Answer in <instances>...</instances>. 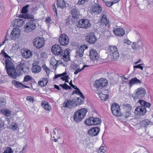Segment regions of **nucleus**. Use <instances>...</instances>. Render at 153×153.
Returning a JSON list of instances; mask_svg holds the SVG:
<instances>
[{"label":"nucleus","mask_w":153,"mask_h":153,"mask_svg":"<svg viewBox=\"0 0 153 153\" xmlns=\"http://www.w3.org/2000/svg\"><path fill=\"white\" fill-rule=\"evenodd\" d=\"M29 6V5H27L24 6L22 10L21 13H27L28 11L27 10V8Z\"/></svg>","instance_id":"de8ad7c7"},{"label":"nucleus","mask_w":153,"mask_h":153,"mask_svg":"<svg viewBox=\"0 0 153 153\" xmlns=\"http://www.w3.org/2000/svg\"><path fill=\"white\" fill-rule=\"evenodd\" d=\"M42 68L45 70L47 75H48L49 73L50 70L49 68L45 65H43Z\"/></svg>","instance_id":"4d7b16f0"},{"label":"nucleus","mask_w":153,"mask_h":153,"mask_svg":"<svg viewBox=\"0 0 153 153\" xmlns=\"http://www.w3.org/2000/svg\"><path fill=\"white\" fill-rule=\"evenodd\" d=\"M12 84L16 88L20 89L25 88H30V87L29 86L26 85L22 83L17 81L15 80H13L12 81Z\"/></svg>","instance_id":"dca6fc26"},{"label":"nucleus","mask_w":153,"mask_h":153,"mask_svg":"<svg viewBox=\"0 0 153 153\" xmlns=\"http://www.w3.org/2000/svg\"><path fill=\"white\" fill-rule=\"evenodd\" d=\"M13 151L10 147H7L3 153H13Z\"/></svg>","instance_id":"603ef678"},{"label":"nucleus","mask_w":153,"mask_h":153,"mask_svg":"<svg viewBox=\"0 0 153 153\" xmlns=\"http://www.w3.org/2000/svg\"><path fill=\"white\" fill-rule=\"evenodd\" d=\"M106 5L108 7H110L113 5L112 1H106L105 2Z\"/></svg>","instance_id":"052dcab7"},{"label":"nucleus","mask_w":153,"mask_h":153,"mask_svg":"<svg viewBox=\"0 0 153 153\" xmlns=\"http://www.w3.org/2000/svg\"><path fill=\"white\" fill-rule=\"evenodd\" d=\"M74 94L78 95L82 98L83 100H84L85 98L84 96H83L82 93L80 91V90L78 88H76L75 90H74L73 91L72 93V94L73 95Z\"/></svg>","instance_id":"f704fd0d"},{"label":"nucleus","mask_w":153,"mask_h":153,"mask_svg":"<svg viewBox=\"0 0 153 153\" xmlns=\"http://www.w3.org/2000/svg\"><path fill=\"white\" fill-rule=\"evenodd\" d=\"M26 99L28 101L31 102H33L34 100V97L31 96L27 97Z\"/></svg>","instance_id":"864d4df0"},{"label":"nucleus","mask_w":153,"mask_h":153,"mask_svg":"<svg viewBox=\"0 0 153 153\" xmlns=\"http://www.w3.org/2000/svg\"><path fill=\"white\" fill-rule=\"evenodd\" d=\"M111 59L113 60H117L119 57V54L118 51L115 52L110 55Z\"/></svg>","instance_id":"58836bf2"},{"label":"nucleus","mask_w":153,"mask_h":153,"mask_svg":"<svg viewBox=\"0 0 153 153\" xmlns=\"http://www.w3.org/2000/svg\"><path fill=\"white\" fill-rule=\"evenodd\" d=\"M107 80L105 79L101 78L99 80H96L94 82V85L96 88V89H101L107 85Z\"/></svg>","instance_id":"0eeeda50"},{"label":"nucleus","mask_w":153,"mask_h":153,"mask_svg":"<svg viewBox=\"0 0 153 153\" xmlns=\"http://www.w3.org/2000/svg\"><path fill=\"white\" fill-rule=\"evenodd\" d=\"M6 100L5 98L3 97L0 98V106L2 107H5L6 106Z\"/></svg>","instance_id":"79ce46f5"},{"label":"nucleus","mask_w":153,"mask_h":153,"mask_svg":"<svg viewBox=\"0 0 153 153\" xmlns=\"http://www.w3.org/2000/svg\"><path fill=\"white\" fill-rule=\"evenodd\" d=\"M140 81L137 79L136 77H134L131 79L129 82V85L131 87L133 85L141 83Z\"/></svg>","instance_id":"a878e982"},{"label":"nucleus","mask_w":153,"mask_h":153,"mask_svg":"<svg viewBox=\"0 0 153 153\" xmlns=\"http://www.w3.org/2000/svg\"><path fill=\"white\" fill-rule=\"evenodd\" d=\"M41 105L46 110L50 111L51 110V107L49 105L48 102L46 100L42 101V102Z\"/></svg>","instance_id":"393cba45"},{"label":"nucleus","mask_w":153,"mask_h":153,"mask_svg":"<svg viewBox=\"0 0 153 153\" xmlns=\"http://www.w3.org/2000/svg\"><path fill=\"white\" fill-rule=\"evenodd\" d=\"M59 41L62 46H66L69 43V38L66 34H61L59 35Z\"/></svg>","instance_id":"f8f14e48"},{"label":"nucleus","mask_w":153,"mask_h":153,"mask_svg":"<svg viewBox=\"0 0 153 153\" xmlns=\"http://www.w3.org/2000/svg\"><path fill=\"white\" fill-rule=\"evenodd\" d=\"M67 73L66 72H64L61 74H60L56 75L55 76V78L56 79L58 77H61L62 76H64Z\"/></svg>","instance_id":"6e6d98bb"},{"label":"nucleus","mask_w":153,"mask_h":153,"mask_svg":"<svg viewBox=\"0 0 153 153\" xmlns=\"http://www.w3.org/2000/svg\"><path fill=\"white\" fill-rule=\"evenodd\" d=\"M59 61L57 60L54 57H52L50 61V64L53 66V68L56 70L59 64Z\"/></svg>","instance_id":"b1692460"},{"label":"nucleus","mask_w":153,"mask_h":153,"mask_svg":"<svg viewBox=\"0 0 153 153\" xmlns=\"http://www.w3.org/2000/svg\"><path fill=\"white\" fill-rule=\"evenodd\" d=\"M88 66L87 65H84L83 66V67L81 69H80V68H77L74 72V74L76 75L79 72H80L82 70H83L85 67H88Z\"/></svg>","instance_id":"8fccbe9b"},{"label":"nucleus","mask_w":153,"mask_h":153,"mask_svg":"<svg viewBox=\"0 0 153 153\" xmlns=\"http://www.w3.org/2000/svg\"><path fill=\"white\" fill-rule=\"evenodd\" d=\"M146 112V108L143 106H139L137 107L134 110L135 114L137 115H143Z\"/></svg>","instance_id":"2eb2a0df"},{"label":"nucleus","mask_w":153,"mask_h":153,"mask_svg":"<svg viewBox=\"0 0 153 153\" xmlns=\"http://www.w3.org/2000/svg\"><path fill=\"white\" fill-rule=\"evenodd\" d=\"M71 14L72 18L75 19L78 18L79 12L76 9H73L71 11Z\"/></svg>","instance_id":"e433bc0d"},{"label":"nucleus","mask_w":153,"mask_h":153,"mask_svg":"<svg viewBox=\"0 0 153 153\" xmlns=\"http://www.w3.org/2000/svg\"><path fill=\"white\" fill-rule=\"evenodd\" d=\"M138 103L141 105L140 106L146 108H149L151 105V104L149 102H147L142 100H140Z\"/></svg>","instance_id":"cd10ccee"},{"label":"nucleus","mask_w":153,"mask_h":153,"mask_svg":"<svg viewBox=\"0 0 153 153\" xmlns=\"http://www.w3.org/2000/svg\"><path fill=\"white\" fill-rule=\"evenodd\" d=\"M25 27V31L27 32H30L35 29L36 24L34 21L31 20L27 22Z\"/></svg>","instance_id":"9b49d317"},{"label":"nucleus","mask_w":153,"mask_h":153,"mask_svg":"<svg viewBox=\"0 0 153 153\" xmlns=\"http://www.w3.org/2000/svg\"><path fill=\"white\" fill-rule=\"evenodd\" d=\"M25 20V18L24 19H14L13 21V25L15 26L20 27L24 25Z\"/></svg>","instance_id":"aec40b11"},{"label":"nucleus","mask_w":153,"mask_h":153,"mask_svg":"<svg viewBox=\"0 0 153 153\" xmlns=\"http://www.w3.org/2000/svg\"><path fill=\"white\" fill-rule=\"evenodd\" d=\"M100 131V128L98 127H95L91 128L88 131V133L92 137L97 135Z\"/></svg>","instance_id":"6ab92c4d"},{"label":"nucleus","mask_w":153,"mask_h":153,"mask_svg":"<svg viewBox=\"0 0 153 153\" xmlns=\"http://www.w3.org/2000/svg\"><path fill=\"white\" fill-rule=\"evenodd\" d=\"M68 75H66L64 76H63V77H62L61 78V79H62L63 81H64L65 80H67V79H68Z\"/></svg>","instance_id":"0e129e2a"},{"label":"nucleus","mask_w":153,"mask_h":153,"mask_svg":"<svg viewBox=\"0 0 153 153\" xmlns=\"http://www.w3.org/2000/svg\"><path fill=\"white\" fill-rule=\"evenodd\" d=\"M102 11V7L99 4L93 7L91 10V13H96L97 14H100L101 12Z\"/></svg>","instance_id":"5701e85b"},{"label":"nucleus","mask_w":153,"mask_h":153,"mask_svg":"<svg viewBox=\"0 0 153 153\" xmlns=\"http://www.w3.org/2000/svg\"><path fill=\"white\" fill-rule=\"evenodd\" d=\"M21 31L20 29L18 27L14 28L11 33L10 36L7 34L5 37V40H16L18 39L20 36Z\"/></svg>","instance_id":"20e7f679"},{"label":"nucleus","mask_w":153,"mask_h":153,"mask_svg":"<svg viewBox=\"0 0 153 153\" xmlns=\"http://www.w3.org/2000/svg\"><path fill=\"white\" fill-rule=\"evenodd\" d=\"M32 54V53L30 51L27 49L25 50L22 53V56L25 58L27 59L30 57Z\"/></svg>","instance_id":"473e14b6"},{"label":"nucleus","mask_w":153,"mask_h":153,"mask_svg":"<svg viewBox=\"0 0 153 153\" xmlns=\"http://www.w3.org/2000/svg\"><path fill=\"white\" fill-rule=\"evenodd\" d=\"M95 91L97 94H98L99 97L102 100L106 101L109 97L108 91L107 89H104L102 91L101 89H96Z\"/></svg>","instance_id":"423d86ee"},{"label":"nucleus","mask_w":153,"mask_h":153,"mask_svg":"<svg viewBox=\"0 0 153 153\" xmlns=\"http://www.w3.org/2000/svg\"><path fill=\"white\" fill-rule=\"evenodd\" d=\"M143 64H139L138 65H137L134 66V68H140L142 70H143V67L142 66V65H143Z\"/></svg>","instance_id":"13d9d810"},{"label":"nucleus","mask_w":153,"mask_h":153,"mask_svg":"<svg viewBox=\"0 0 153 153\" xmlns=\"http://www.w3.org/2000/svg\"><path fill=\"white\" fill-rule=\"evenodd\" d=\"M89 0H79L77 3L78 5H82L85 2H87Z\"/></svg>","instance_id":"5fc2aeb1"},{"label":"nucleus","mask_w":153,"mask_h":153,"mask_svg":"<svg viewBox=\"0 0 153 153\" xmlns=\"http://www.w3.org/2000/svg\"><path fill=\"white\" fill-rule=\"evenodd\" d=\"M59 85L62 87L63 89L65 90H69L71 88V87L66 83H65L63 85L60 84Z\"/></svg>","instance_id":"49530a36"},{"label":"nucleus","mask_w":153,"mask_h":153,"mask_svg":"<svg viewBox=\"0 0 153 153\" xmlns=\"http://www.w3.org/2000/svg\"><path fill=\"white\" fill-rule=\"evenodd\" d=\"M41 66L37 65H33L32 68V71L33 73H38L41 71Z\"/></svg>","instance_id":"c756f323"},{"label":"nucleus","mask_w":153,"mask_h":153,"mask_svg":"<svg viewBox=\"0 0 153 153\" xmlns=\"http://www.w3.org/2000/svg\"><path fill=\"white\" fill-rule=\"evenodd\" d=\"M89 56L91 60L94 62L97 61L99 59L98 53L94 49H91L90 51Z\"/></svg>","instance_id":"a211bd4d"},{"label":"nucleus","mask_w":153,"mask_h":153,"mask_svg":"<svg viewBox=\"0 0 153 153\" xmlns=\"http://www.w3.org/2000/svg\"><path fill=\"white\" fill-rule=\"evenodd\" d=\"M48 82V80L47 78H43L38 82V84L41 87L45 86Z\"/></svg>","instance_id":"2f4dec72"},{"label":"nucleus","mask_w":153,"mask_h":153,"mask_svg":"<svg viewBox=\"0 0 153 153\" xmlns=\"http://www.w3.org/2000/svg\"><path fill=\"white\" fill-rule=\"evenodd\" d=\"M101 120L100 119L94 117L93 125H99L101 124Z\"/></svg>","instance_id":"37998d69"},{"label":"nucleus","mask_w":153,"mask_h":153,"mask_svg":"<svg viewBox=\"0 0 153 153\" xmlns=\"http://www.w3.org/2000/svg\"><path fill=\"white\" fill-rule=\"evenodd\" d=\"M131 47L133 49H135L136 48V43L133 42L131 45Z\"/></svg>","instance_id":"338daca9"},{"label":"nucleus","mask_w":153,"mask_h":153,"mask_svg":"<svg viewBox=\"0 0 153 153\" xmlns=\"http://www.w3.org/2000/svg\"><path fill=\"white\" fill-rule=\"evenodd\" d=\"M88 46L85 45H83L78 47L76 53V55L79 57H82L84 55V52L85 50L87 49Z\"/></svg>","instance_id":"f3484780"},{"label":"nucleus","mask_w":153,"mask_h":153,"mask_svg":"<svg viewBox=\"0 0 153 153\" xmlns=\"http://www.w3.org/2000/svg\"><path fill=\"white\" fill-rule=\"evenodd\" d=\"M46 24L49 26L50 25L52 24V20L50 17L48 16L47 17L45 21Z\"/></svg>","instance_id":"c03bdc74"},{"label":"nucleus","mask_w":153,"mask_h":153,"mask_svg":"<svg viewBox=\"0 0 153 153\" xmlns=\"http://www.w3.org/2000/svg\"><path fill=\"white\" fill-rule=\"evenodd\" d=\"M77 26L79 28L87 29L91 27V24L89 20L83 18L78 21Z\"/></svg>","instance_id":"39448f33"},{"label":"nucleus","mask_w":153,"mask_h":153,"mask_svg":"<svg viewBox=\"0 0 153 153\" xmlns=\"http://www.w3.org/2000/svg\"><path fill=\"white\" fill-rule=\"evenodd\" d=\"M111 111L114 115L119 117L121 115L120 107L118 104L116 103H114L112 105Z\"/></svg>","instance_id":"9d476101"},{"label":"nucleus","mask_w":153,"mask_h":153,"mask_svg":"<svg viewBox=\"0 0 153 153\" xmlns=\"http://www.w3.org/2000/svg\"><path fill=\"white\" fill-rule=\"evenodd\" d=\"M1 113L6 117L10 116L11 111L7 108H2L0 110Z\"/></svg>","instance_id":"bb28decb"},{"label":"nucleus","mask_w":153,"mask_h":153,"mask_svg":"<svg viewBox=\"0 0 153 153\" xmlns=\"http://www.w3.org/2000/svg\"><path fill=\"white\" fill-rule=\"evenodd\" d=\"M62 105L63 107L69 109L74 108L76 107L74 100H66L62 104Z\"/></svg>","instance_id":"4468645a"},{"label":"nucleus","mask_w":153,"mask_h":153,"mask_svg":"<svg viewBox=\"0 0 153 153\" xmlns=\"http://www.w3.org/2000/svg\"><path fill=\"white\" fill-rule=\"evenodd\" d=\"M86 41L90 44H94L97 40V38L94 33L90 32L88 33L86 37Z\"/></svg>","instance_id":"ddd939ff"},{"label":"nucleus","mask_w":153,"mask_h":153,"mask_svg":"<svg viewBox=\"0 0 153 153\" xmlns=\"http://www.w3.org/2000/svg\"><path fill=\"white\" fill-rule=\"evenodd\" d=\"M81 99L79 97H77L76 99H75L74 100V103L75 104V106L76 107L77 106L79 105L82 104L84 100H83L82 98Z\"/></svg>","instance_id":"c9c22d12"},{"label":"nucleus","mask_w":153,"mask_h":153,"mask_svg":"<svg viewBox=\"0 0 153 153\" xmlns=\"http://www.w3.org/2000/svg\"><path fill=\"white\" fill-rule=\"evenodd\" d=\"M51 51L56 55H60L61 59L65 62H68L70 59V50L69 49H65L63 51L60 45L55 44L52 47Z\"/></svg>","instance_id":"f03ea898"},{"label":"nucleus","mask_w":153,"mask_h":153,"mask_svg":"<svg viewBox=\"0 0 153 153\" xmlns=\"http://www.w3.org/2000/svg\"><path fill=\"white\" fill-rule=\"evenodd\" d=\"M113 32L115 35L119 37H121L124 35L125 31L122 28H117L113 30Z\"/></svg>","instance_id":"412c9836"},{"label":"nucleus","mask_w":153,"mask_h":153,"mask_svg":"<svg viewBox=\"0 0 153 153\" xmlns=\"http://www.w3.org/2000/svg\"><path fill=\"white\" fill-rule=\"evenodd\" d=\"M4 127V122L0 118V128H2Z\"/></svg>","instance_id":"680f3d73"},{"label":"nucleus","mask_w":153,"mask_h":153,"mask_svg":"<svg viewBox=\"0 0 153 153\" xmlns=\"http://www.w3.org/2000/svg\"><path fill=\"white\" fill-rule=\"evenodd\" d=\"M18 128V125L16 123L15 124L12 126V128L14 130H16Z\"/></svg>","instance_id":"e2e57ef3"},{"label":"nucleus","mask_w":153,"mask_h":153,"mask_svg":"<svg viewBox=\"0 0 153 153\" xmlns=\"http://www.w3.org/2000/svg\"><path fill=\"white\" fill-rule=\"evenodd\" d=\"M101 22L103 25H110L109 23V20L107 19L106 15H103L101 19Z\"/></svg>","instance_id":"c85d7f7f"},{"label":"nucleus","mask_w":153,"mask_h":153,"mask_svg":"<svg viewBox=\"0 0 153 153\" xmlns=\"http://www.w3.org/2000/svg\"><path fill=\"white\" fill-rule=\"evenodd\" d=\"M146 93L145 89L143 88H137L136 92L133 94L132 96L134 99H141L144 97Z\"/></svg>","instance_id":"1a4fd4ad"},{"label":"nucleus","mask_w":153,"mask_h":153,"mask_svg":"<svg viewBox=\"0 0 153 153\" xmlns=\"http://www.w3.org/2000/svg\"><path fill=\"white\" fill-rule=\"evenodd\" d=\"M33 44L37 49H40L43 47L45 43L44 39L42 37H37L33 40Z\"/></svg>","instance_id":"6e6552de"},{"label":"nucleus","mask_w":153,"mask_h":153,"mask_svg":"<svg viewBox=\"0 0 153 153\" xmlns=\"http://www.w3.org/2000/svg\"><path fill=\"white\" fill-rule=\"evenodd\" d=\"M131 111H125L124 114L122 115L123 118H126L129 117L131 115Z\"/></svg>","instance_id":"09e8293b"},{"label":"nucleus","mask_w":153,"mask_h":153,"mask_svg":"<svg viewBox=\"0 0 153 153\" xmlns=\"http://www.w3.org/2000/svg\"><path fill=\"white\" fill-rule=\"evenodd\" d=\"M87 112V109L85 108H81L77 110L74 115V120L77 122L81 121L85 117Z\"/></svg>","instance_id":"7ed1b4c3"},{"label":"nucleus","mask_w":153,"mask_h":153,"mask_svg":"<svg viewBox=\"0 0 153 153\" xmlns=\"http://www.w3.org/2000/svg\"><path fill=\"white\" fill-rule=\"evenodd\" d=\"M123 108L125 111H131V107L129 104H127L123 105Z\"/></svg>","instance_id":"ea45409f"},{"label":"nucleus","mask_w":153,"mask_h":153,"mask_svg":"<svg viewBox=\"0 0 153 153\" xmlns=\"http://www.w3.org/2000/svg\"><path fill=\"white\" fill-rule=\"evenodd\" d=\"M94 117H89L88 119L86 120L85 121V123L88 126L93 125Z\"/></svg>","instance_id":"72a5a7b5"},{"label":"nucleus","mask_w":153,"mask_h":153,"mask_svg":"<svg viewBox=\"0 0 153 153\" xmlns=\"http://www.w3.org/2000/svg\"><path fill=\"white\" fill-rule=\"evenodd\" d=\"M124 42L128 45L130 44L131 43V42L130 41L127 39H126L124 40Z\"/></svg>","instance_id":"774afa93"},{"label":"nucleus","mask_w":153,"mask_h":153,"mask_svg":"<svg viewBox=\"0 0 153 153\" xmlns=\"http://www.w3.org/2000/svg\"><path fill=\"white\" fill-rule=\"evenodd\" d=\"M150 123V121L148 119H146L142 121L141 122V124L142 126H143L144 127H145L149 125Z\"/></svg>","instance_id":"a19ab883"},{"label":"nucleus","mask_w":153,"mask_h":153,"mask_svg":"<svg viewBox=\"0 0 153 153\" xmlns=\"http://www.w3.org/2000/svg\"><path fill=\"white\" fill-rule=\"evenodd\" d=\"M106 151V148L104 146H101L98 151V153H104Z\"/></svg>","instance_id":"a18cd8bd"},{"label":"nucleus","mask_w":153,"mask_h":153,"mask_svg":"<svg viewBox=\"0 0 153 153\" xmlns=\"http://www.w3.org/2000/svg\"><path fill=\"white\" fill-rule=\"evenodd\" d=\"M57 5L58 8L60 7L61 9H63L66 6L65 2L64 0H57Z\"/></svg>","instance_id":"7c9ffc66"},{"label":"nucleus","mask_w":153,"mask_h":153,"mask_svg":"<svg viewBox=\"0 0 153 153\" xmlns=\"http://www.w3.org/2000/svg\"><path fill=\"white\" fill-rule=\"evenodd\" d=\"M52 8L54 12L55 13L56 15V16L57 15V10L56 8L55 7V3H53L52 5Z\"/></svg>","instance_id":"bf43d9fd"},{"label":"nucleus","mask_w":153,"mask_h":153,"mask_svg":"<svg viewBox=\"0 0 153 153\" xmlns=\"http://www.w3.org/2000/svg\"><path fill=\"white\" fill-rule=\"evenodd\" d=\"M33 78L30 75H26L25 76L23 82H26L24 83L25 85H30L32 87V82Z\"/></svg>","instance_id":"4be33fe9"},{"label":"nucleus","mask_w":153,"mask_h":153,"mask_svg":"<svg viewBox=\"0 0 153 153\" xmlns=\"http://www.w3.org/2000/svg\"><path fill=\"white\" fill-rule=\"evenodd\" d=\"M11 60V58L10 59H5V68L9 75L12 78L15 79L17 76L21 75L25 65L24 63H21L18 64L15 68L14 64Z\"/></svg>","instance_id":"f257e3e1"},{"label":"nucleus","mask_w":153,"mask_h":153,"mask_svg":"<svg viewBox=\"0 0 153 153\" xmlns=\"http://www.w3.org/2000/svg\"><path fill=\"white\" fill-rule=\"evenodd\" d=\"M27 17L26 18H27V19H33L34 18V16L33 15H27Z\"/></svg>","instance_id":"69168bd1"},{"label":"nucleus","mask_w":153,"mask_h":153,"mask_svg":"<svg viewBox=\"0 0 153 153\" xmlns=\"http://www.w3.org/2000/svg\"><path fill=\"white\" fill-rule=\"evenodd\" d=\"M1 53L2 54V56L4 57L5 59L6 58L10 59L11 58V57L4 51V50L1 51Z\"/></svg>","instance_id":"3c124183"},{"label":"nucleus","mask_w":153,"mask_h":153,"mask_svg":"<svg viewBox=\"0 0 153 153\" xmlns=\"http://www.w3.org/2000/svg\"><path fill=\"white\" fill-rule=\"evenodd\" d=\"M108 51L110 55L113 53L115 52L118 51L117 47L116 46H109Z\"/></svg>","instance_id":"4c0bfd02"}]
</instances>
